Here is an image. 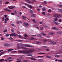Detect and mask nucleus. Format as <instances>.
<instances>
[{
    "mask_svg": "<svg viewBox=\"0 0 62 62\" xmlns=\"http://www.w3.org/2000/svg\"><path fill=\"white\" fill-rule=\"evenodd\" d=\"M7 47H9V46H10V44H7Z\"/></svg>",
    "mask_w": 62,
    "mask_h": 62,
    "instance_id": "nucleus-34",
    "label": "nucleus"
},
{
    "mask_svg": "<svg viewBox=\"0 0 62 62\" xmlns=\"http://www.w3.org/2000/svg\"><path fill=\"white\" fill-rule=\"evenodd\" d=\"M33 2H37V0H34L33 1Z\"/></svg>",
    "mask_w": 62,
    "mask_h": 62,
    "instance_id": "nucleus-64",
    "label": "nucleus"
},
{
    "mask_svg": "<svg viewBox=\"0 0 62 62\" xmlns=\"http://www.w3.org/2000/svg\"><path fill=\"white\" fill-rule=\"evenodd\" d=\"M4 16L5 18H6L7 17V15H5Z\"/></svg>",
    "mask_w": 62,
    "mask_h": 62,
    "instance_id": "nucleus-63",
    "label": "nucleus"
},
{
    "mask_svg": "<svg viewBox=\"0 0 62 62\" xmlns=\"http://www.w3.org/2000/svg\"><path fill=\"white\" fill-rule=\"evenodd\" d=\"M52 29H53L54 30H55L56 29V28L53 27L52 28Z\"/></svg>",
    "mask_w": 62,
    "mask_h": 62,
    "instance_id": "nucleus-33",
    "label": "nucleus"
},
{
    "mask_svg": "<svg viewBox=\"0 0 62 62\" xmlns=\"http://www.w3.org/2000/svg\"><path fill=\"white\" fill-rule=\"evenodd\" d=\"M14 13L15 14H18V13L17 12H16V11H14Z\"/></svg>",
    "mask_w": 62,
    "mask_h": 62,
    "instance_id": "nucleus-21",
    "label": "nucleus"
},
{
    "mask_svg": "<svg viewBox=\"0 0 62 62\" xmlns=\"http://www.w3.org/2000/svg\"><path fill=\"white\" fill-rule=\"evenodd\" d=\"M43 27H40V29L41 30H43Z\"/></svg>",
    "mask_w": 62,
    "mask_h": 62,
    "instance_id": "nucleus-43",
    "label": "nucleus"
},
{
    "mask_svg": "<svg viewBox=\"0 0 62 62\" xmlns=\"http://www.w3.org/2000/svg\"><path fill=\"white\" fill-rule=\"evenodd\" d=\"M4 46L5 47H7V43L5 44L4 45Z\"/></svg>",
    "mask_w": 62,
    "mask_h": 62,
    "instance_id": "nucleus-24",
    "label": "nucleus"
},
{
    "mask_svg": "<svg viewBox=\"0 0 62 62\" xmlns=\"http://www.w3.org/2000/svg\"><path fill=\"white\" fill-rule=\"evenodd\" d=\"M8 8L9 9H13L15 8L14 6H10L8 7Z\"/></svg>",
    "mask_w": 62,
    "mask_h": 62,
    "instance_id": "nucleus-3",
    "label": "nucleus"
},
{
    "mask_svg": "<svg viewBox=\"0 0 62 62\" xmlns=\"http://www.w3.org/2000/svg\"><path fill=\"white\" fill-rule=\"evenodd\" d=\"M38 54H46L45 53H38Z\"/></svg>",
    "mask_w": 62,
    "mask_h": 62,
    "instance_id": "nucleus-22",
    "label": "nucleus"
},
{
    "mask_svg": "<svg viewBox=\"0 0 62 62\" xmlns=\"http://www.w3.org/2000/svg\"><path fill=\"white\" fill-rule=\"evenodd\" d=\"M17 61H21V60H22V59H17Z\"/></svg>",
    "mask_w": 62,
    "mask_h": 62,
    "instance_id": "nucleus-44",
    "label": "nucleus"
},
{
    "mask_svg": "<svg viewBox=\"0 0 62 62\" xmlns=\"http://www.w3.org/2000/svg\"><path fill=\"white\" fill-rule=\"evenodd\" d=\"M37 11H40V9H39V8H38L37 9Z\"/></svg>",
    "mask_w": 62,
    "mask_h": 62,
    "instance_id": "nucleus-59",
    "label": "nucleus"
},
{
    "mask_svg": "<svg viewBox=\"0 0 62 62\" xmlns=\"http://www.w3.org/2000/svg\"><path fill=\"white\" fill-rule=\"evenodd\" d=\"M58 61L59 62H62V60H59Z\"/></svg>",
    "mask_w": 62,
    "mask_h": 62,
    "instance_id": "nucleus-45",
    "label": "nucleus"
},
{
    "mask_svg": "<svg viewBox=\"0 0 62 62\" xmlns=\"http://www.w3.org/2000/svg\"><path fill=\"white\" fill-rule=\"evenodd\" d=\"M17 33H18V34L19 35H20L21 34V33L20 31H17Z\"/></svg>",
    "mask_w": 62,
    "mask_h": 62,
    "instance_id": "nucleus-46",
    "label": "nucleus"
},
{
    "mask_svg": "<svg viewBox=\"0 0 62 62\" xmlns=\"http://www.w3.org/2000/svg\"><path fill=\"white\" fill-rule=\"evenodd\" d=\"M56 43L55 42H53L51 43V44H53L54 45V44H55Z\"/></svg>",
    "mask_w": 62,
    "mask_h": 62,
    "instance_id": "nucleus-39",
    "label": "nucleus"
},
{
    "mask_svg": "<svg viewBox=\"0 0 62 62\" xmlns=\"http://www.w3.org/2000/svg\"><path fill=\"white\" fill-rule=\"evenodd\" d=\"M19 45L20 46H23V44L20 43Z\"/></svg>",
    "mask_w": 62,
    "mask_h": 62,
    "instance_id": "nucleus-28",
    "label": "nucleus"
},
{
    "mask_svg": "<svg viewBox=\"0 0 62 62\" xmlns=\"http://www.w3.org/2000/svg\"><path fill=\"white\" fill-rule=\"evenodd\" d=\"M23 19H24V20H26V17H25L23 16Z\"/></svg>",
    "mask_w": 62,
    "mask_h": 62,
    "instance_id": "nucleus-29",
    "label": "nucleus"
},
{
    "mask_svg": "<svg viewBox=\"0 0 62 62\" xmlns=\"http://www.w3.org/2000/svg\"><path fill=\"white\" fill-rule=\"evenodd\" d=\"M21 48V49H27V48L26 47H23V46H21L20 47Z\"/></svg>",
    "mask_w": 62,
    "mask_h": 62,
    "instance_id": "nucleus-14",
    "label": "nucleus"
},
{
    "mask_svg": "<svg viewBox=\"0 0 62 62\" xmlns=\"http://www.w3.org/2000/svg\"><path fill=\"white\" fill-rule=\"evenodd\" d=\"M23 8H26V7L25 6H23Z\"/></svg>",
    "mask_w": 62,
    "mask_h": 62,
    "instance_id": "nucleus-58",
    "label": "nucleus"
},
{
    "mask_svg": "<svg viewBox=\"0 0 62 62\" xmlns=\"http://www.w3.org/2000/svg\"><path fill=\"white\" fill-rule=\"evenodd\" d=\"M31 17H33V18H35L36 17V15L35 14H32L31 15Z\"/></svg>",
    "mask_w": 62,
    "mask_h": 62,
    "instance_id": "nucleus-10",
    "label": "nucleus"
},
{
    "mask_svg": "<svg viewBox=\"0 0 62 62\" xmlns=\"http://www.w3.org/2000/svg\"><path fill=\"white\" fill-rule=\"evenodd\" d=\"M7 31V30H5L4 31H3V32H4V33L5 32H6Z\"/></svg>",
    "mask_w": 62,
    "mask_h": 62,
    "instance_id": "nucleus-53",
    "label": "nucleus"
},
{
    "mask_svg": "<svg viewBox=\"0 0 62 62\" xmlns=\"http://www.w3.org/2000/svg\"><path fill=\"white\" fill-rule=\"evenodd\" d=\"M8 3H9V2H6L5 4V5H7V4H8Z\"/></svg>",
    "mask_w": 62,
    "mask_h": 62,
    "instance_id": "nucleus-38",
    "label": "nucleus"
},
{
    "mask_svg": "<svg viewBox=\"0 0 62 62\" xmlns=\"http://www.w3.org/2000/svg\"><path fill=\"white\" fill-rule=\"evenodd\" d=\"M48 11L49 12H52V10L49 9V10H48Z\"/></svg>",
    "mask_w": 62,
    "mask_h": 62,
    "instance_id": "nucleus-37",
    "label": "nucleus"
},
{
    "mask_svg": "<svg viewBox=\"0 0 62 62\" xmlns=\"http://www.w3.org/2000/svg\"><path fill=\"white\" fill-rule=\"evenodd\" d=\"M53 17L54 18L56 17L57 18H60L62 17V15L60 14H54L53 15Z\"/></svg>",
    "mask_w": 62,
    "mask_h": 62,
    "instance_id": "nucleus-1",
    "label": "nucleus"
},
{
    "mask_svg": "<svg viewBox=\"0 0 62 62\" xmlns=\"http://www.w3.org/2000/svg\"><path fill=\"white\" fill-rule=\"evenodd\" d=\"M17 41H18V42H22V41H23L22 40H16Z\"/></svg>",
    "mask_w": 62,
    "mask_h": 62,
    "instance_id": "nucleus-19",
    "label": "nucleus"
},
{
    "mask_svg": "<svg viewBox=\"0 0 62 62\" xmlns=\"http://www.w3.org/2000/svg\"><path fill=\"white\" fill-rule=\"evenodd\" d=\"M42 35H46L45 34V33H42Z\"/></svg>",
    "mask_w": 62,
    "mask_h": 62,
    "instance_id": "nucleus-55",
    "label": "nucleus"
},
{
    "mask_svg": "<svg viewBox=\"0 0 62 62\" xmlns=\"http://www.w3.org/2000/svg\"><path fill=\"white\" fill-rule=\"evenodd\" d=\"M23 62H27V60H23Z\"/></svg>",
    "mask_w": 62,
    "mask_h": 62,
    "instance_id": "nucleus-42",
    "label": "nucleus"
},
{
    "mask_svg": "<svg viewBox=\"0 0 62 62\" xmlns=\"http://www.w3.org/2000/svg\"><path fill=\"white\" fill-rule=\"evenodd\" d=\"M58 7H61L62 8V5H58Z\"/></svg>",
    "mask_w": 62,
    "mask_h": 62,
    "instance_id": "nucleus-57",
    "label": "nucleus"
},
{
    "mask_svg": "<svg viewBox=\"0 0 62 62\" xmlns=\"http://www.w3.org/2000/svg\"><path fill=\"white\" fill-rule=\"evenodd\" d=\"M42 11H45V10H46V8H43L42 9Z\"/></svg>",
    "mask_w": 62,
    "mask_h": 62,
    "instance_id": "nucleus-17",
    "label": "nucleus"
},
{
    "mask_svg": "<svg viewBox=\"0 0 62 62\" xmlns=\"http://www.w3.org/2000/svg\"><path fill=\"white\" fill-rule=\"evenodd\" d=\"M23 51H18L19 53H23Z\"/></svg>",
    "mask_w": 62,
    "mask_h": 62,
    "instance_id": "nucleus-31",
    "label": "nucleus"
},
{
    "mask_svg": "<svg viewBox=\"0 0 62 62\" xmlns=\"http://www.w3.org/2000/svg\"><path fill=\"white\" fill-rule=\"evenodd\" d=\"M3 10H4L5 11H9V12H11V10H8V8H5L3 9Z\"/></svg>",
    "mask_w": 62,
    "mask_h": 62,
    "instance_id": "nucleus-4",
    "label": "nucleus"
},
{
    "mask_svg": "<svg viewBox=\"0 0 62 62\" xmlns=\"http://www.w3.org/2000/svg\"><path fill=\"white\" fill-rule=\"evenodd\" d=\"M16 23L17 24H19V21H17L16 22Z\"/></svg>",
    "mask_w": 62,
    "mask_h": 62,
    "instance_id": "nucleus-41",
    "label": "nucleus"
},
{
    "mask_svg": "<svg viewBox=\"0 0 62 62\" xmlns=\"http://www.w3.org/2000/svg\"><path fill=\"white\" fill-rule=\"evenodd\" d=\"M42 14H43V15H45V12H43L42 13Z\"/></svg>",
    "mask_w": 62,
    "mask_h": 62,
    "instance_id": "nucleus-51",
    "label": "nucleus"
},
{
    "mask_svg": "<svg viewBox=\"0 0 62 62\" xmlns=\"http://www.w3.org/2000/svg\"><path fill=\"white\" fill-rule=\"evenodd\" d=\"M35 19L32 20V21L34 23H35L36 22H35Z\"/></svg>",
    "mask_w": 62,
    "mask_h": 62,
    "instance_id": "nucleus-54",
    "label": "nucleus"
},
{
    "mask_svg": "<svg viewBox=\"0 0 62 62\" xmlns=\"http://www.w3.org/2000/svg\"><path fill=\"white\" fill-rule=\"evenodd\" d=\"M18 36L19 37V38H22V36H21V35H18Z\"/></svg>",
    "mask_w": 62,
    "mask_h": 62,
    "instance_id": "nucleus-61",
    "label": "nucleus"
},
{
    "mask_svg": "<svg viewBox=\"0 0 62 62\" xmlns=\"http://www.w3.org/2000/svg\"><path fill=\"white\" fill-rule=\"evenodd\" d=\"M8 17H7L5 19V23H6L8 22Z\"/></svg>",
    "mask_w": 62,
    "mask_h": 62,
    "instance_id": "nucleus-7",
    "label": "nucleus"
},
{
    "mask_svg": "<svg viewBox=\"0 0 62 62\" xmlns=\"http://www.w3.org/2000/svg\"><path fill=\"white\" fill-rule=\"evenodd\" d=\"M32 55H33L30 54H27V56H32Z\"/></svg>",
    "mask_w": 62,
    "mask_h": 62,
    "instance_id": "nucleus-25",
    "label": "nucleus"
},
{
    "mask_svg": "<svg viewBox=\"0 0 62 62\" xmlns=\"http://www.w3.org/2000/svg\"><path fill=\"white\" fill-rule=\"evenodd\" d=\"M13 50L12 49H8V52H10L11 51H13Z\"/></svg>",
    "mask_w": 62,
    "mask_h": 62,
    "instance_id": "nucleus-18",
    "label": "nucleus"
},
{
    "mask_svg": "<svg viewBox=\"0 0 62 62\" xmlns=\"http://www.w3.org/2000/svg\"><path fill=\"white\" fill-rule=\"evenodd\" d=\"M8 36H9V34L8 33H7L6 35V37H8Z\"/></svg>",
    "mask_w": 62,
    "mask_h": 62,
    "instance_id": "nucleus-32",
    "label": "nucleus"
},
{
    "mask_svg": "<svg viewBox=\"0 0 62 62\" xmlns=\"http://www.w3.org/2000/svg\"><path fill=\"white\" fill-rule=\"evenodd\" d=\"M2 21H4V20L5 19V17H3L2 18Z\"/></svg>",
    "mask_w": 62,
    "mask_h": 62,
    "instance_id": "nucleus-26",
    "label": "nucleus"
},
{
    "mask_svg": "<svg viewBox=\"0 0 62 62\" xmlns=\"http://www.w3.org/2000/svg\"><path fill=\"white\" fill-rule=\"evenodd\" d=\"M58 10L59 11H60V12H61V13H62V9H58Z\"/></svg>",
    "mask_w": 62,
    "mask_h": 62,
    "instance_id": "nucleus-15",
    "label": "nucleus"
},
{
    "mask_svg": "<svg viewBox=\"0 0 62 62\" xmlns=\"http://www.w3.org/2000/svg\"><path fill=\"white\" fill-rule=\"evenodd\" d=\"M32 36H33V37H35V36H37V35H32Z\"/></svg>",
    "mask_w": 62,
    "mask_h": 62,
    "instance_id": "nucleus-62",
    "label": "nucleus"
},
{
    "mask_svg": "<svg viewBox=\"0 0 62 62\" xmlns=\"http://www.w3.org/2000/svg\"><path fill=\"white\" fill-rule=\"evenodd\" d=\"M41 42H37V44H41Z\"/></svg>",
    "mask_w": 62,
    "mask_h": 62,
    "instance_id": "nucleus-30",
    "label": "nucleus"
},
{
    "mask_svg": "<svg viewBox=\"0 0 62 62\" xmlns=\"http://www.w3.org/2000/svg\"><path fill=\"white\" fill-rule=\"evenodd\" d=\"M17 49H20V47L19 46H17Z\"/></svg>",
    "mask_w": 62,
    "mask_h": 62,
    "instance_id": "nucleus-48",
    "label": "nucleus"
},
{
    "mask_svg": "<svg viewBox=\"0 0 62 62\" xmlns=\"http://www.w3.org/2000/svg\"><path fill=\"white\" fill-rule=\"evenodd\" d=\"M44 41L45 42H51L52 41L49 39H45L44 40Z\"/></svg>",
    "mask_w": 62,
    "mask_h": 62,
    "instance_id": "nucleus-5",
    "label": "nucleus"
},
{
    "mask_svg": "<svg viewBox=\"0 0 62 62\" xmlns=\"http://www.w3.org/2000/svg\"><path fill=\"white\" fill-rule=\"evenodd\" d=\"M23 46H26L27 47H30L31 48H33V47H34V46H30V45H28L26 46V45H24Z\"/></svg>",
    "mask_w": 62,
    "mask_h": 62,
    "instance_id": "nucleus-6",
    "label": "nucleus"
},
{
    "mask_svg": "<svg viewBox=\"0 0 62 62\" xmlns=\"http://www.w3.org/2000/svg\"><path fill=\"white\" fill-rule=\"evenodd\" d=\"M44 48H47V47H47L46 46H43Z\"/></svg>",
    "mask_w": 62,
    "mask_h": 62,
    "instance_id": "nucleus-60",
    "label": "nucleus"
},
{
    "mask_svg": "<svg viewBox=\"0 0 62 62\" xmlns=\"http://www.w3.org/2000/svg\"><path fill=\"white\" fill-rule=\"evenodd\" d=\"M11 58H12V57H10L8 58L7 59H8V60H9V59H11Z\"/></svg>",
    "mask_w": 62,
    "mask_h": 62,
    "instance_id": "nucleus-36",
    "label": "nucleus"
},
{
    "mask_svg": "<svg viewBox=\"0 0 62 62\" xmlns=\"http://www.w3.org/2000/svg\"><path fill=\"white\" fill-rule=\"evenodd\" d=\"M44 56H38V57H42Z\"/></svg>",
    "mask_w": 62,
    "mask_h": 62,
    "instance_id": "nucleus-52",
    "label": "nucleus"
},
{
    "mask_svg": "<svg viewBox=\"0 0 62 62\" xmlns=\"http://www.w3.org/2000/svg\"><path fill=\"white\" fill-rule=\"evenodd\" d=\"M26 1H27V2H28L29 3H31V1H30L29 0H26Z\"/></svg>",
    "mask_w": 62,
    "mask_h": 62,
    "instance_id": "nucleus-35",
    "label": "nucleus"
},
{
    "mask_svg": "<svg viewBox=\"0 0 62 62\" xmlns=\"http://www.w3.org/2000/svg\"><path fill=\"white\" fill-rule=\"evenodd\" d=\"M46 51H50V50H49V49L47 48V49L46 50Z\"/></svg>",
    "mask_w": 62,
    "mask_h": 62,
    "instance_id": "nucleus-56",
    "label": "nucleus"
},
{
    "mask_svg": "<svg viewBox=\"0 0 62 62\" xmlns=\"http://www.w3.org/2000/svg\"><path fill=\"white\" fill-rule=\"evenodd\" d=\"M5 61V60L4 59H2L0 60V62H3Z\"/></svg>",
    "mask_w": 62,
    "mask_h": 62,
    "instance_id": "nucleus-12",
    "label": "nucleus"
},
{
    "mask_svg": "<svg viewBox=\"0 0 62 62\" xmlns=\"http://www.w3.org/2000/svg\"><path fill=\"white\" fill-rule=\"evenodd\" d=\"M26 51L28 53H31H31L33 52V50L31 49H29V50L27 49L26 50Z\"/></svg>",
    "mask_w": 62,
    "mask_h": 62,
    "instance_id": "nucleus-2",
    "label": "nucleus"
},
{
    "mask_svg": "<svg viewBox=\"0 0 62 62\" xmlns=\"http://www.w3.org/2000/svg\"><path fill=\"white\" fill-rule=\"evenodd\" d=\"M24 36L25 37H28V36L26 34H25V35H24Z\"/></svg>",
    "mask_w": 62,
    "mask_h": 62,
    "instance_id": "nucleus-50",
    "label": "nucleus"
},
{
    "mask_svg": "<svg viewBox=\"0 0 62 62\" xmlns=\"http://www.w3.org/2000/svg\"><path fill=\"white\" fill-rule=\"evenodd\" d=\"M59 23H61L62 22V20H61V19H59Z\"/></svg>",
    "mask_w": 62,
    "mask_h": 62,
    "instance_id": "nucleus-40",
    "label": "nucleus"
},
{
    "mask_svg": "<svg viewBox=\"0 0 62 62\" xmlns=\"http://www.w3.org/2000/svg\"><path fill=\"white\" fill-rule=\"evenodd\" d=\"M5 54V52H2L1 53H0V55L1 56L2 55V54Z\"/></svg>",
    "mask_w": 62,
    "mask_h": 62,
    "instance_id": "nucleus-13",
    "label": "nucleus"
},
{
    "mask_svg": "<svg viewBox=\"0 0 62 62\" xmlns=\"http://www.w3.org/2000/svg\"><path fill=\"white\" fill-rule=\"evenodd\" d=\"M11 35L12 36H14V37H16V36L17 35V34L15 33H13L12 34H11Z\"/></svg>",
    "mask_w": 62,
    "mask_h": 62,
    "instance_id": "nucleus-8",
    "label": "nucleus"
},
{
    "mask_svg": "<svg viewBox=\"0 0 62 62\" xmlns=\"http://www.w3.org/2000/svg\"><path fill=\"white\" fill-rule=\"evenodd\" d=\"M54 32H51L49 35H54Z\"/></svg>",
    "mask_w": 62,
    "mask_h": 62,
    "instance_id": "nucleus-20",
    "label": "nucleus"
},
{
    "mask_svg": "<svg viewBox=\"0 0 62 62\" xmlns=\"http://www.w3.org/2000/svg\"><path fill=\"white\" fill-rule=\"evenodd\" d=\"M30 12L31 14H33V13L34 12V11H33L31 10H30Z\"/></svg>",
    "mask_w": 62,
    "mask_h": 62,
    "instance_id": "nucleus-16",
    "label": "nucleus"
},
{
    "mask_svg": "<svg viewBox=\"0 0 62 62\" xmlns=\"http://www.w3.org/2000/svg\"><path fill=\"white\" fill-rule=\"evenodd\" d=\"M24 25H25L27 26H29V24L28 23H26L25 22L24 23Z\"/></svg>",
    "mask_w": 62,
    "mask_h": 62,
    "instance_id": "nucleus-11",
    "label": "nucleus"
},
{
    "mask_svg": "<svg viewBox=\"0 0 62 62\" xmlns=\"http://www.w3.org/2000/svg\"><path fill=\"white\" fill-rule=\"evenodd\" d=\"M54 56H55V57H58V56H59V55H58L55 54L54 55Z\"/></svg>",
    "mask_w": 62,
    "mask_h": 62,
    "instance_id": "nucleus-23",
    "label": "nucleus"
},
{
    "mask_svg": "<svg viewBox=\"0 0 62 62\" xmlns=\"http://www.w3.org/2000/svg\"><path fill=\"white\" fill-rule=\"evenodd\" d=\"M32 60H33L34 61H35V60H37V59L35 58H32Z\"/></svg>",
    "mask_w": 62,
    "mask_h": 62,
    "instance_id": "nucleus-27",
    "label": "nucleus"
},
{
    "mask_svg": "<svg viewBox=\"0 0 62 62\" xmlns=\"http://www.w3.org/2000/svg\"><path fill=\"white\" fill-rule=\"evenodd\" d=\"M44 4H47V1H44Z\"/></svg>",
    "mask_w": 62,
    "mask_h": 62,
    "instance_id": "nucleus-47",
    "label": "nucleus"
},
{
    "mask_svg": "<svg viewBox=\"0 0 62 62\" xmlns=\"http://www.w3.org/2000/svg\"><path fill=\"white\" fill-rule=\"evenodd\" d=\"M54 20L55 21H57V18H55Z\"/></svg>",
    "mask_w": 62,
    "mask_h": 62,
    "instance_id": "nucleus-49",
    "label": "nucleus"
},
{
    "mask_svg": "<svg viewBox=\"0 0 62 62\" xmlns=\"http://www.w3.org/2000/svg\"><path fill=\"white\" fill-rule=\"evenodd\" d=\"M53 22H54V24H56V25H57L59 24V23H58V22H56L54 21H53Z\"/></svg>",
    "mask_w": 62,
    "mask_h": 62,
    "instance_id": "nucleus-9",
    "label": "nucleus"
}]
</instances>
